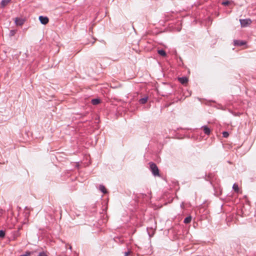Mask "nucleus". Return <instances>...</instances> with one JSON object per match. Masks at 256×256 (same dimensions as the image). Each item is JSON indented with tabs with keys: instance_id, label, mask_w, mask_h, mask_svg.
I'll use <instances>...</instances> for the list:
<instances>
[{
	"instance_id": "1",
	"label": "nucleus",
	"mask_w": 256,
	"mask_h": 256,
	"mask_svg": "<svg viewBox=\"0 0 256 256\" xmlns=\"http://www.w3.org/2000/svg\"><path fill=\"white\" fill-rule=\"evenodd\" d=\"M149 164L150 166V170L153 175L155 176H160L159 170L156 164L152 162H150Z\"/></svg>"
},
{
	"instance_id": "2",
	"label": "nucleus",
	"mask_w": 256,
	"mask_h": 256,
	"mask_svg": "<svg viewBox=\"0 0 256 256\" xmlns=\"http://www.w3.org/2000/svg\"><path fill=\"white\" fill-rule=\"evenodd\" d=\"M240 22L242 27H246L250 25L252 22L250 18L240 19Z\"/></svg>"
},
{
	"instance_id": "3",
	"label": "nucleus",
	"mask_w": 256,
	"mask_h": 256,
	"mask_svg": "<svg viewBox=\"0 0 256 256\" xmlns=\"http://www.w3.org/2000/svg\"><path fill=\"white\" fill-rule=\"evenodd\" d=\"M25 19L20 18H16L14 19V22L16 26H22L25 22Z\"/></svg>"
},
{
	"instance_id": "4",
	"label": "nucleus",
	"mask_w": 256,
	"mask_h": 256,
	"mask_svg": "<svg viewBox=\"0 0 256 256\" xmlns=\"http://www.w3.org/2000/svg\"><path fill=\"white\" fill-rule=\"evenodd\" d=\"M39 20L43 24H46L48 22V18L46 16H40Z\"/></svg>"
},
{
	"instance_id": "5",
	"label": "nucleus",
	"mask_w": 256,
	"mask_h": 256,
	"mask_svg": "<svg viewBox=\"0 0 256 256\" xmlns=\"http://www.w3.org/2000/svg\"><path fill=\"white\" fill-rule=\"evenodd\" d=\"M178 80V81L182 84H187L188 82V78L186 76L179 78Z\"/></svg>"
},
{
	"instance_id": "6",
	"label": "nucleus",
	"mask_w": 256,
	"mask_h": 256,
	"mask_svg": "<svg viewBox=\"0 0 256 256\" xmlns=\"http://www.w3.org/2000/svg\"><path fill=\"white\" fill-rule=\"evenodd\" d=\"M205 134L209 135L210 133V130L207 126H204L202 127Z\"/></svg>"
},
{
	"instance_id": "7",
	"label": "nucleus",
	"mask_w": 256,
	"mask_h": 256,
	"mask_svg": "<svg viewBox=\"0 0 256 256\" xmlns=\"http://www.w3.org/2000/svg\"><path fill=\"white\" fill-rule=\"evenodd\" d=\"M246 44V42L242 40H234V44L235 46H242Z\"/></svg>"
},
{
	"instance_id": "8",
	"label": "nucleus",
	"mask_w": 256,
	"mask_h": 256,
	"mask_svg": "<svg viewBox=\"0 0 256 256\" xmlns=\"http://www.w3.org/2000/svg\"><path fill=\"white\" fill-rule=\"evenodd\" d=\"M11 0H2L0 3V5L2 7H4L6 4H8Z\"/></svg>"
},
{
	"instance_id": "9",
	"label": "nucleus",
	"mask_w": 256,
	"mask_h": 256,
	"mask_svg": "<svg viewBox=\"0 0 256 256\" xmlns=\"http://www.w3.org/2000/svg\"><path fill=\"white\" fill-rule=\"evenodd\" d=\"M11 0H2L0 3V5L2 7H4L6 4H8Z\"/></svg>"
},
{
	"instance_id": "10",
	"label": "nucleus",
	"mask_w": 256,
	"mask_h": 256,
	"mask_svg": "<svg viewBox=\"0 0 256 256\" xmlns=\"http://www.w3.org/2000/svg\"><path fill=\"white\" fill-rule=\"evenodd\" d=\"M11 0H2L0 3V5L2 7H4L6 4H8Z\"/></svg>"
},
{
	"instance_id": "11",
	"label": "nucleus",
	"mask_w": 256,
	"mask_h": 256,
	"mask_svg": "<svg viewBox=\"0 0 256 256\" xmlns=\"http://www.w3.org/2000/svg\"><path fill=\"white\" fill-rule=\"evenodd\" d=\"M99 190L104 194L107 193V190L104 185H102V184L100 185Z\"/></svg>"
},
{
	"instance_id": "12",
	"label": "nucleus",
	"mask_w": 256,
	"mask_h": 256,
	"mask_svg": "<svg viewBox=\"0 0 256 256\" xmlns=\"http://www.w3.org/2000/svg\"><path fill=\"white\" fill-rule=\"evenodd\" d=\"M100 100L98 98L92 99L91 101L92 104L94 105H96L100 103Z\"/></svg>"
},
{
	"instance_id": "13",
	"label": "nucleus",
	"mask_w": 256,
	"mask_h": 256,
	"mask_svg": "<svg viewBox=\"0 0 256 256\" xmlns=\"http://www.w3.org/2000/svg\"><path fill=\"white\" fill-rule=\"evenodd\" d=\"M192 219V216H188L184 218V222L186 224H189L190 222Z\"/></svg>"
},
{
	"instance_id": "14",
	"label": "nucleus",
	"mask_w": 256,
	"mask_h": 256,
	"mask_svg": "<svg viewBox=\"0 0 256 256\" xmlns=\"http://www.w3.org/2000/svg\"><path fill=\"white\" fill-rule=\"evenodd\" d=\"M158 54L163 56H166V52L163 50H158Z\"/></svg>"
},
{
	"instance_id": "15",
	"label": "nucleus",
	"mask_w": 256,
	"mask_h": 256,
	"mask_svg": "<svg viewBox=\"0 0 256 256\" xmlns=\"http://www.w3.org/2000/svg\"><path fill=\"white\" fill-rule=\"evenodd\" d=\"M147 100H148V97H144V98H140L139 100V102L141 104H144L146 102Z\"/></svg>"
},
{
	"instance_id": "16",
	"label": "nucleus",
	"mask_w": 256,
	"mask_h": 256,
	"mask_svg": "<svg viewBox=\"0 0 256 256\" xmlns=\"http://www.w3.org/2000/svg\"><path fill=\"white\" fill-rule=\"evenodd\" d=\"M232 188L234 192H238L239 191L238 186L236 184H234L232 186Z\"/></svg>"
},
{
	"instance_id": "17",
	"label": "nucleus",
	"mask_w": 256,
	"mask_h": 256,
	"mask_svg": "<svg viewBox=\"0 0 256 256\" xmlns=\"http://www.w3.org/2000/svg\"><path fill=\"white\" fill-rule=\"evenodd\" d=\"M17 30H11L10 32V36H12L15 35V34L16 33Z\"/></svg>"
},
{
	"instance_id": "18",
	"label": "nucleus",
	"mask_w": 256,
	"mask_h": 256,
	"mask_svg": "<svg viewBox=\"0 0 256 256\" xmlns=\"http://www.w3.org/2000/svg\"><path fill=\"white\" fill-rule=\"evenodd\" d=\"M5 236V232L3 230H0V238H4Z\"/></svg>"
},
{
	"instance_id": "19",
	"label": "nucleus",
	"mask_w": 256,
	"mask_h": 256,
	"mask_svg": "<svg viewBox=\"0 0 256 256\" xmlns=\"http://www.w3.org/2000/svg\"><path fill=\"white\" fill-rule=\"evenodd\" d=\"M229 136V134L228 132H222V136L224 138H228Z\"/></svg>"
},
{
	"instance_id": "20",
	"label": "nucleus",
	"mask_w": 256,
	"mask_h": 256,
	"mask_svg": "<svg viewBox=\"0 0 256 256\" xmlns=\"http://www.w3.org/2000/svg\"><path fill=\"white\" fill-rule=\"evenodd\" d=\"M38 256H48L46 252H40L38 255Z\"/></svg>"
},
{
	"instance_id": "21",
	"label": "nucleus",
	"mask_w": 256,
	"mask_h": 256,
	"mask_svg": "<svg viewBox=\"0 0 256 256\" xmlns=\"http://www.w3.org/2000/svg\"><path fill=\"white\" fill-rule=\"evenodd\" d=\"M31 252H26L24 254L21 255L20 256H30Z\"/></svg>"
},
{
	"instance_id": "22",
	"label": "nucleus",
	"mask_w": 256,
	"mask_h": 256,
	"mask_svg": "<svg viewBox=\"0 0 256 256\" xmlns=\"http://www.w3.org/2000/svg\"><path fill=\"white\" fill-rule=\"evenodd\" d=\"M130 253H131V251L130 250H128V252H126L124 253V256H128L130 254Z\"/></svg>"
},
{
	"instance_id": "23",
	"label": "nucleus",
	"mask_w": 256,
	"mask_h": 256,
	"mask_svg": "<svg viewBox=\"0 0 256 256\" xmlns=\"http://www.w3.org/2000/svg\"><path fill=\"white\" fill-rule=\"evenodd\" d=\"M229 4H230V2H228V1L223 2H222V4L224 6H228Z\"/></svg>"
},
{
	"instance_id": "24",
	"label": "nucleus",
	"mask_w": 256,
	"mask_h": 256,
	"mask_svg": "<svg viewBox=\"0 0 256 256\" xmlns=\"http://www.w3.org/2000/svg\"><path fill=\"white\" fill-rule=\"evenodd\" d=\"M183 206H184L183 204H182V205H181V207H182Z\"/></svg>"
}]
</instances>
